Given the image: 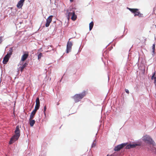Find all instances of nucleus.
<instances>
[{
	"label": "nucleus",
	"mask_w": 156,
	"mask_h": 156,
	"mask_svg": "<svg viewBox=\"0 0 156 156\" xmlns=\"http://www.w3.org/2000/svg\"><path fill=\"white\" fill-rule=\"evenodd\" d=\"M20 127L19 126H17L15 131V134L11 138L9 142V144H11L17 140L20 136Z\"/></svg>",
	"instance_id": "obj_1"
},
{
	"label": "nucleus",
	"mask_w": 156,
	"mask_h": 156,
	"mask_svg": "<svg viewBox=\"0 0 156 156\" xmlns=\"http://www.w3.org/2000/svg\"><path fill=\"white\" fill-rule=\"evenodd\" d=\"M86 92L84 91L80 94H76L72 97L75 102L77 103L81 101L84 97L86 96Z\"/></svg>",
	"instance_id": "obj_2"
},
{
	"label": "nucleus",
	"mask_w": 156,
	"mask_h": 156,
	"mask_svg": "<svg viewBox=\"0 0 156 156\" xmlns=\"http://www.w3.org/2000/svg\"><path fill=\"white\" fill-rule=\"evenodd\" d=\"M142 140L144 142L150 144H153L154 141L151 137L147 135H145L142 137Z\"/></svg>",
	"instance_id": "obj_3"
},
{
	"label": "nucleus",
	"mask_w": 156,
	"mask_h": 156,
	"mask_svg": "<svg viewBox=\"0 0 156 156\" xmlns=\"http://www.w3.org/2000/svg\"><path fill=\"white\" fill-rule=\"evenodd\" d=\"M129 9L134 14V16H139V17H143V14L140 13V12L138 11V9H137L129 8Z\"/></svg>",
	"instance_id": "obj_4"
},
{
	"label": "nucleus",
	"mask_w": 156,
	"mask_h": 156,
	"mask_svg": "<svg viewBox=\"0 0 156 156\" xmlns=\"http://www.w3.org/2000/svg\"><path fill=\"white\" fill-rule=\"evenodd\" d=\"M71 38L69 39V41L67 42L66 46V53H68L71 50L72 47L73 45L72 42L69 41Z\"/></svg>",
	"instance_id": "obj_5"
},
{
	"label": "nucleus",
	"mask_w": 156,
	"mask_h": 156,
	"mask_svg": "<svg viewBox=\"0 0 156 156\" xmlns=\"http://www.w3.org/2000/svg\"><path fill=\"white\" fill-rule=\"evenodd\" d=\"M126 144L124 143L119 144L115 147L114 150L116 151H118L126 145Z\"/></svg>",
	"instance_id": "obj_6"
},
{
	"label": "nucleus",
	"mask_w": 156,
	"mask_h": 156,
	"mask_svg": "<svg viewBox=\"0 0 156 156\" xmlns=\"http://www.w3.org/2000/svg\"><path fill=\"white\" fill-rule=\"evenodd\" d=\"M53 16L51 15L49 16L46 20V23L45 25L46 27H49L50 25V23L52 21V18Z\"/></svg>",
	"instance_id": "obj_7"
},
{
	"label": "nucleus",
	"mask_w": 156,
	"mask_h": 156,
	"mask_svg": "<svg viewBox=\"0 0 156 156\" xmlns=\"http://www.w3.org/2000/svg\"><path fill=\"white\" fill-rule=\"evenodd\" d=\"M28 52H25V53L22 55L21 57V61H25L28 58Z\"/></svg>",
	"instance_id": "obj_8"
},
{
	"label": "nucleus",
	"mask_w": 156,
	"mask_h": 156,
	"mask_svg": "<svg viewBox=\"0 0 156 156\" xmlns=\"http://www.w3.org/2000/svg\"><path fill=\"white\" fill-rule=\"evenodd\" d=\"M25 0H20L16 6L19 8H21L23 5V3Z\"/></svg>",
	"instance_id": "obj_9"
},
{
	"label": "nucleus",
	"mask_w": 156,
	"mask_h": 156,
	"mask_svg": "<svg viewBox=\"0 0 156 156\" xmlns=\"http://www.w3.org/2000/svg\"><path fill=\"white\" fill-rule=\"evenodd\" d=\"M8 54H7L4 58L3 63L4 64H7V62L8 61L10 57L8 56Z\"/></svg>",
	"instance_id": "obj_10"
},
{
	"label": "nucleus",
	"mask_w": 156,
	"mask_h": 156,
	"mask_svg": "<svg viewBox=\"0 0 156 156\" xmlns=\"http://www.w3.org/2000/svg\"><path fill=\"white\" fill-rule=\"evenodd\" d=\"M40 106V102L39 98L37 97L36 100V105L35 107H37L38 108H39Z\"/></svg>",
	"instance_id": "obj_11"
},
{
	"label": "nucleus",
	"mask_w": 156,
	"mask_h": 156,
	"mask_svg": "<svg viewBox=\"0 0 156 156\" xmlns=\"http://www.w3.org/2000/svg\"><path fill=\"white\" fill-rule=\"evenodd\" d=\"M73 12H69L68 10H67V12L66 13V15L67 16V19L69 20L70 19V17L72 16V15L73 14Z\"/></svg>",
	"instance_id": "obj_12"
},
{
	"label": "nucleus",
	"mask_w": 156,
	"mask_h": 156,
	"mask_svg": "<svg viewBox=\"0 0 156 156\" xmlns=\"http://www.w3.org/2000/svg\"><path fill=\"white\" fill-rule=\"evenodd\" d=\"M13 52V48H9V51L7 54H8V56L10 57L11 55L12 54Z\"/></svg>",
	"instance_id": "obj_13"
},
{
	"label": "nucleus",
	"mask_w": 156,
	"mask_h": 156,
	"mask_svg": "<svg viewBox=\"0 0 156 156\" xmlns=\"http://www.w3.org/2000/svg\"><path fill=\"white\" fill-rule=\"evenodd\" d=\"M29 124L31 126H33L35 123V121L33 119H29Z\"/></svg>",
	"instance_id": "obj_14"
},
{
	"label": "nucleus",
	"mask_w": 156,
	"mask_h": 156,
	"mask_svg": "<svg viewBox=\"0 0 156 156\" xmlns=\"http://www.w3.org/2000/svg\"><path fill=\"white\" fill-rule=\"evenodd\" d=\"M71 19L74 21L76 19V16L75 15V12L74 11L73 12V14L71 16Z\"/></svg>",
	"instance_id": "obj_15"
},
{
	"label": "nucleus",
	"mask_w": 156,
	"mask_h": 156,
	"mask_svg": "<svg viewBox=\"0 0 156 156\" xmlns=\"http://www.w3.org/2000/svg\"><path fill=\"white\" fill-rule=\"evenodd\" d=\"M27 63H25L22 67H20V70L21 72H22L24 68L27 66Z\"/></svg>",
	"instance_id": "obj_16"
},
{
	"label": "nucleus",
	"mask_w": 156,
	"mask_h": 156,
	"mask_svg": "<svg viewBox=\"0 0 156 156\" xmlns=\"http://www.w3.org/2000/svg\"><path fill=\"white\" fill-rule=\"evenodd\" d=\"M35 114L36 113L32 112L30 115V119H33L34 118Z\"/></svg>",
	"instance_id": "obj_17"
},
{
	"label": "nucleus",
	"mask_w": 156,
	"mask_h": 156,
	"mask_svg": "<svg viewBox=\"0 0 156 156\" xmlns=\"http://www.w3.org/2000/svg\"><path fill=\"white\" fill-rule=\"evenodd\" d=\"M94 26V23L93 22H91L89 24V30H90Z\"/></svg>",
	"instance_id": "obj_18"
},
{
	"label": "nucleus",
	"mask_w": 156,
	"mask_h": 156,
	"mask_svg": "<svg viewBox=\"0 0 156 156\" xmlns=\"http://www.w3.org/2000/svg\"><path fill=\"white\" fill-rule=\"evenodd\" d=\"M131 148H133L134 147H135L137 146H140V144H131Z\"/></svg>",
	"instance_id": "obj_19"
},
{
	"label": "nucleus",
	"mask_w": 156,
	"mask_h": 156,
	"mask_svg": "<svg viewBox=\"0 0 156 156\" xmlns=\"http://www.w3.org/2000/svg\"><path fill=\"white\" fill-rule=\"evenodd\" d=\"M42 56V54L41 53H40L38 55V59L39 60Z\"/></svg>",
	"instance_id": "obj_20"
},
{
	"label": "nucleus",
	"mask_w": 156,
	"mask_h": 156,
	"mask_svg": "<svg viewBox=\"0 0 156 156\" xmlns=\"http://www.w3.org/2000/svg\"><path fill=\"white\" fill-rule=\"evenodd\" d=\"M126 149H130V148H131V144L127 145L126 146Z\"/></svg>",
	"instance_id": "obj_21"
},
{
	"label": "nucleus",
	"mask_w": 156,
	"mask_h": 156,
	"mask_svg": "<svg viewBox=\"0 0 156 156\" xmlns=\"http://www.w3.org/2000/svg\"><path fill=\"white\" fill-rule=\"evenodd\" d=\"M96 143L95 141H94L92 144V147H95L96 145Z\"/></svg>",
	"instance_id": "obj_22"
},
{
	"label": "nucleus",
	"mask_w": 156,
	"mask_h": 156,
	"mask_svg": "<svg viewBox=\"0 0 156 156\" xmlns=\"http://www.w3.org/2000/svg\"><path fill=\"white\" fill-rule=\"evenodd\" d=\"M153 52L154 53L155 50V45L154 44H153L152 46Z\"/></svg>",
	"instance_id": "obj_23"
},
{
	"label": "nucleus",
	"mask_w": 156,
	"mask_h": 156,
	"mask_svg": "<svg viewBox=\"0 0 156 156\" xmlns=\"http://www.w3.org/2000/svg\"><path fill=\"white\" fill-rule=\"evenodd\" d=\"M46 109H47L46 106V105H45L44 107V114L45 115H46L45 111H46Z\"/></svg>",
	"instance_id": "obj_24"
},
{
	"label": "nucleus",
	"mask_w": 156,
	"mask_h": 156,
	"mask_svg": "<svg viewBox=\"0 0 156 156\" xmlns=\"http://www.w3.org/2000/svg\"><path fill=\"white\" fill-rule=\"evenodd\" d=\"M39 109V108H38L37 107H35L34 109V110L32 111V112H34L35 113H36V112L37 110H38Z\"/></svg>",
	"instance_id": "obj_25"
},
{
	"label": "nucleus",
	"mask_w": 156,
	"mask_h": 156,
	"mask_svg": "<svg viewBox=\"0 0 156 156\" xmlns=\"http://www.w3.org/2000/svg\"><path fill=\"white\" fill-rule=\"evenodd\" d=\"M155 74H156V72H155L153 74V75L152 76H151V80H153V79H154V77H154V76H155Z\"/></svg>",
	"instance_id": "obj_26"
},
{
	"label": "nucleus",
	"mask_w": 156,
	"mask_h": 156,
	"mask_svg": "<svg viewBox=\"0 0 156 156\" xmlns=\"http://www.w3.org/2000/svg\"><path fill=\"white\" fill-rule=\"evenodd\" d=\"M154 83L155 85L156 86V77H154Z\"/></svg>",
	"instance_id": "obj_27"
},
{
	"label": "nucleus",
	"mask_w": 156,
	"mask_h": 156,
	"mask_svg": "<svg viewBox=\"0 0 156 156\" xmlns=\"http://www.w3.org/2000/svg\"><path fill=\"white\" fill-rule=\"evenodd\" d=\"M2 37H0V44H1L2 41Z\"/></svg>",
	"instance_id": "obj_28"
},
{
	"label": "nucleus",
	"mask_w": 156,
	"mask_h": 156,
	"mask_svg": "<svg viewBox=\"0 0 156 156\" xmlns=\"http://www.w3.org/2000/svg\"><path fill=\"white\" fill-rule=\"evenodd\" d=\"M125 90L126 92L127 93V94H129V90H128V89H125Z\"/></svg>",
	"instance_id": "obj_29"
},
{
	"label": "nucleus",
	"mask_w": 156,
	"mask_h": 156,
	"mask_svg": "<svg viewBox=\"0 0 156 156\" xmlns=\"http://www.w3.org/2000/svg\"><path fill=\"white\" fill-rule=\"evenodd\" d=\"M70 0V2H72L73 1V0Z\"/></svg>",
	"instance_id": "obj_30"
},
{
	"label": "nucleus",
	"mask_w": 156,
	"mask_h": 156,
	"mask_svg": "<svg viewBox=\"0 0 156 156\" xmlns=\"http://www.w3.org/2000/svg\"><path fill=\"white\" fill-rule=\"evenodd\" d=\"M59 103L58 102V103H57V105H59Z\"/></svg>",
	"instance_id": "obj_31"
},
{
	"label": "nucleus",
	"mask_w": 156,
	"mask_h": 156,
	"mask_svg": "<svg viewBox=\"0 0 156 156\" xmlns=\"http://www.w3.org/2000/svg\"><path fill=\"white\" fill-rule=\"evenodd\" d=\"M155 95H156V94H155Z\"/></svg>",
	"instance_id": "obj_32"
}]
</instances>
